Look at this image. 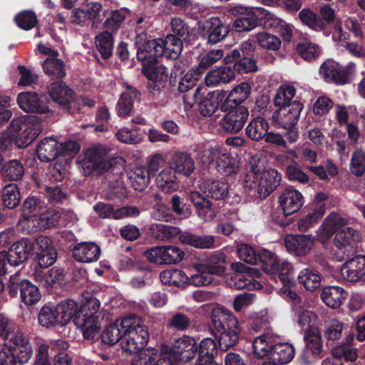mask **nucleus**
<instances>
[{"instance_id":"nucleus-1","label":"nucleus","mask_w":365,"mask_h":365,"mask_svg":"<svg viewBox=\"0 0 365 365\" xmlns=\"http://www.w3.org/2000/svg\"><path fill=\"white\" fill-rule=\"evenodd\" d=\"M42 120L36 115H22L12 120L9 126L11 136L0 137V153L11 144V138L16 140L19 147H26L42 130ZM3 160L0 155V161Z\"/></svg>"},{"instance_id":"nucleus-2","label":"nucleus","mask_w":365,"mask_h":365,"mask_svg":"<svg viewBox=\"0 0 365 365\" xmlns=\"http://www.w3.org/2000/svg\"><path fill=\"white\" fill-rule=\"evenodd\" d=\"M100 305L98 299L91 298L73 319L86 339H93L98 334L105 318L106 317V321L108 320L109 314L100 310Z\"/></svg>"},{"instance_id":"nucleus-3","label":"nucleus","mask_w":365,"mask_h":365,"mask_svg":"<svg viewBox=\"0 0 365 365\" xmlns=\"http://www.w3.org/2000/svg\"><path fill=\"white\" fill-rule=\"evenodd\" d=\"M212 322L218 332V344L221 351H226L238 343L241 329L237 317L231 312H222L213 317Z\"/></svg>"},{"instance_id":"nucleus-4","label":"nucleus","mask_w":365,"mask_h":365,"mask_svg":"<svg viewBox=\"0 0 365 365\" xmlns=\"http://www.w3.org/2000/svg\"><path fill=\"white\" fill-rule=\"evenodd\" d=\"M111 160L106 147L98 145L88 148L84 155L78 158L77 163L81 173L88 176L94 171L108 170L112 165Z\"/></svg>"},{"instance_id":"nucleus-5","label":"nucleus","mask_w":365,"mask_h":365,"mask_svg":"<svg viewBox=\"0 0 365 365\" xmlns=\"http://www.w3.org/2000/svg\"><path fill=\"white\" fill-rule=\"evenodd\" d=\"M197 350L195 339L185 335L176 339L172 347H163L161 353L163 359L169 362L168 365H174L178 361L186 363L191 361L195 357Z\"/></svg>"},{"instance_id":"nucleus-6","label":"nucleus","mask_w":365,"mask_h":365,"mask_svg":"<svg viewBox=\"0 0 365 365\" xmlns=\"http://www.w3.org/2000/svg\"><path fill=\"white\" fill-rule=\"evenodd\" d=\"M257 264L261 263L264 272L274 274L286 286L291 283L292 265L286 260L280 261L272 252L263 249L257 255Z\"/></svg>"},{"instance_id":"nucleus-7","label":"nucleus","mask_w":365,"mask_h":365,"mask_svg":"<svg viewBox=\"0 0 365 365\" xmlns=\"http://www.w3.org/2000/svg\"><path fill=\"white\" fill-rule=\"evenodd\" d=\"M145 257L156 264H173L182 261L185 252L174 245L153 247L144 252Z\"/></svg>"},{"instance_id":"nucleus-8","label":"nucleus","mask_w":365,"mask_h":365,"mask_svg":"<svg viewBox=\"0 0 365 365\" xmlns=\"http://www.w3.org/2000/svg\"><path fill=\"white\" fill-rule=\"evenodd\" d=\"M305 349L301 356V363L307 365L314 361L323 350V343L319 330L312 328L304 331Z\"/></svg>"},{"instance_id":"nucleus-9","label":"nucleus","mask_w":365,"mask_h":365,"mask_svg":"<svg viewBox=\"0 0 365 365\" xmlns=\"http://www.w3.org/2000/svg\"><path fill=\"white\" fill-rule=\"evenodd\" d=\"M135 46L137 58L140 61H146L163 55V50L158 38L148 40L147 34L145 32H140L136 36Z\"/></svg>"},{"instance_id":"nucleus-10","label":"nucleus","mask_w":365,"mask_h":365,"mask_svg":"<svg viewBox=\"0 0 365 365\" xmlns=\"http://www.w3.org/2000/svg\"><path fill=\"white\" fill-rule=\"evenodd\" d=\"M32 251L36 255L38 264L41 267L51 266L56 260L57 253L51 240L46 237L40 236L32 242Z\"/></svg>"},{"instance_id":"nucleus-11","label":"nucleus","mask_w":365,"mask_h":365,"mask_svg":"<svg viewBox=\"0 0 365 365\" xmlns=\"http://www.w3.org/2000/svg\"><path fill=\"white\" fill-rule=\"evenodd\" d=\"M355 230L346 227L336 232L334 242L337 247L336 255L340 261L345 260L351 257L356 252L353 237Z\"/></svg>"},{"instance_id":"nucleus-12","label":"nucleus","mask_w":365,"mask_h":365,"mask_svg":"<svg viewBox=\"0 0 365 365\" xmlns=\"http://www.w3.org/2000/svg\"><path fill=\"white\" fill-rule=\"evenodd\" d=\"M344 279L349 282L365 281V257L358 255L346 260L340 269Z\"/></svg>"},{"instance_id":"nucleus-13","label":"nucleus","mask_w":365,"mask_h":365,"mask_svg":"<svg viewBox=\"0 0 365 365\" xmlns=\"http://www.w3.org/2000/svg\"><path fill=\"white\" fill-rule=\"evenodd\" d=\"M93 210L101 217L113 220L136 217L140 215V210L135 206H125L115 210L112 205L103 202H97L93 206Z\"/></svg>"},{"instance_id":"nucleus-14","label":"nucleus","mask_w":365,"mask_h":365,"mask_svg":"<svg viewBox=\"0 0 365 365\" xmlns=\"http://www.w3.org/2000/svg\"><path fill=\"white\" fill-rule=\"evenodd\" d=\"M249 117L248 109L242 106H235L227 112L222 119V125L229 133L240 131Z\"/></svg>"},{"instance_id":"nucleus-15","label":"nucleus","mask_w":365,"mask_h":365,"mask_svg":"<svg viewBox=\"0 0 365 365\" xmlns=\"http://www.w3.org/2000/svg\"><path fill=\"white\" fill-rule=\"evenodd\" d=\"M278 201L285 216L297 212L304 204L302 193L291 186L280 193Z\"/></svg>"},{"instance_id":"nucleus-16","label":"nucleus","mask_w":365,"mask_h":365,"mask_svg":"<svg viewBox=\"0 0 365 365\" xmlns=\"http://www.w3.org/2000/svg\"><path fill=\"white\" fill-rule=\"evenodd\" d=\"M259 274L257 269H248L247 273H233L227 277L225 283L227 287L237 289H260L262 285L255 279Z\"/></svg>"},{"instance_id":"nucleus-17","label":"nucleus","mask_w":365,"mask_h":365,"mask_svg":"<svg viewBox=\"0 0 365 365\" xmlns=\"http://www.w3.org/2000/svg\"><path fill=\"white\" fill-rule=\"evenodd\" d=\"M319 75L329 83L344 85L348 83V72L332 59L324 61L319 68Z\"/></svg>"},{"instance_id":"nucleus-18","label":"nucleus","mask_w":365,"mask_h":365,"mask_svg":"<svg viewBox=\"0 0 365 365\" xmlns=\"http://www.w3.org/2000/svg\"><path fill=\"white\" fill-rule=\"evenodd\" d=\"M125 91L121 93L116 105L117 113L120 117H128L133 108L134 103L138 101L140 97V91L131 85L123 83Z\"/></svg>"},{"instance_id":"nucleus-19","label":"nucleus","mask_w":365,"mask_h":365,"mask_svg":"<svg viewBox=\"0 0 365 365\" xmlns=\"http://www.w3.org/2000/svg\"><path fill=\"white\" fill-rule=\"evenodd\" d=\"M242 16L237 18L233 23V28L237 32L250 31L259 25V21L262 11L259 7L241 8Z\"/></svg>"},{"instance_id":"nucleus-20","label":"nucleus","mask_w":365,"mask_h":365,"mask_svg":"<svg viewBox=\"0 0 365 365\" xmlns=\"http://www.w3.org/2000/svg\"><path fill=\"white\" fill-rule=\"evenodd\" d=\"M32 250V242L28 238H22L15 242L6 254L8 257V263L11 266H19L24 263L29 257Z\"/></svg>"},{"instance_id":"nucleus-21","label":"nucleus","mask_w":365,"mask_h":365,"mask_svg":"<svg viewBox=\"0 0 365 365\" xmlns=\"http://www.w3.org/2000/svg\"><path fill=\"white\" fill-rule=\"evenodd\" d=\"M17 103L20 108L25 112L46 113L49 111L46 103L36 93H20L17 96Z\"/></svg>"},{"instance_id":"nucleus-22","label":"nucleus","mask_w":365,"mask_h":365,"mask_svg":"<svg viewBox=\"0 0 365 365\" xmlns=\"http://www.w3.org/2000/svg\"><path fill=\"white\" fill-rule=\"evenodd\" d=\"M314 238L310 235H287L284 245L287 251L297 256H304L311 250Z\"/></svg>"},{"instance_id":"nucleus-23","label":"nucleus","mask_w":365,"mask_h":365,"mask_svg":"<svg viewBox=\"0 0 365 365\" xmlns=\"http://www.w3.org/2000/svg\"><path fill=\"white\" fill-rule=\"evenodd\" d=\"M350 224V220L336 212H331L319 227L318 236L322 240H327L341 227Z\"/></svg>"},{"instance_id":"nucleus-24","label":"nucleus","mask_w":365,"mask_h":365,"mask_svg":"<svg viewBox=\"0 0 365 365\" xmlns=\"http://www.w3.org/2000/svg\"><path fill=\"white\" fill-rule=\"evenodd\" d=\"M41 202L34 197H28L23 204V217L19 221V225L28 232L32 231L31 226H35L37 220V213L41 208Z\"/></svg>"},{"instance_id":"nucleus-25","label":"nucleus","mask_w":365,"mask_h":365,"mask_svg":"<svg viewBox=\"0 0 365 365\" xmlns=\"http://www.w3.org/2000/svg\"><path fill=\"white\" fill-rule=\"evenodd\" d=\"M353 337L346 339V342L336 346L331 351V357L329 359L331 365H344V361H354L357 359V349L351 342Z\"/></svg>"},{"instance_id":"nucleus-26","label":"nucleus","mask_w":365,"mask_h":365,"mask_svg":"<svg viewBox=\"0 0 365 365\" xmlns=\"http://www.w3.org/2000/svg\"><path fill=\"white\" fill-rule=\"evenodd\" d=\"M189 198L196 207L198 217L204 222L210 221L216 217L217 210L215 207L199 192H190Z\"/></svg>"},{"instance_id":"nucleus-27","label":"nucleus","mask_w":365,"mask_h":365,"mask_svg":"<svg viewBox=\"0 0 365 365\" xmlns=\"http://www.w3.org/2000/svg\"><path fill=\"white\" fill-rule=\"evenodd\" d=\"M170 168L175 173L189 177L195 168V161L186 152H175L170 158Z\"/></svg>"},{"instance_id":"nucleus-28","label":"nucleus","mask_w":365,"mask_h":365,"mask_svg":"<svg viewBox=\"0 0 365 365\" xmlns=\"http://www.w3.org/2000/svg\"><path fill=\"white\" fill-rule=\"evenodd\" d=\"M73 258L80 262L91 263L96 262L101 255V249L93 242H81L75 245L73 250Z\"/></svg>"},{"instance_id":"nucleus-29","label":"nucleus","mask_w":365,"mask_h":365,"mask_svg":"<svg viewBox=\"0 0 365 365\" xmlns=\"http://www.w3.org/2000/svg\"><path fill=\"white\" fill-rule=\"evenodd\" d=\"M204 35L210 44H215L222 41L228 34L227 28L217 17H212L203 24Z\"/></svg>"},{"instance_id":"nucleus-30","label":"nucleus","mask_w":365,"mask_h":365,"mask_svg":"<svg viewBox=\"0 0 365 365\" xmlns=\"http://www.w3.org/2000/svg\"><path fill=\"white\" fill-rule=\"evenodd\" d=\"M121 339V346L125 351L137 354L147 344L149 333L148 331H141L140 334L136 332L123 333Z\"/></svg>"},{"instance_id":"nucleus-31","label":"nucleus","mask_w":365,"mask_h":365,"mask_svg":"<svg viewBox=\"0 0 365 365\" xmlns=\"http://www.w3.org/2000/svg\"><path fill=\"white\" fill-rule=\"evenodd\" d=\"M48 91L53 101L63 108L70 109L73 98V91L65 83L58 81L51 84Z\"/></svg>"},{"instance_id":"nucleus-32","label":"nucleus","mask_w":365,"mask_h":365,"mask_svg":"<svg viewBox=\"0 0 365 365\" xmlns=\"http://www.w3.org/2000/svg\"><path fill=\"white\" fill-rule=\"evenodd\" d=\"M62 150V144L56 139L48 137L41 140L37 147V155L41 161L55 160Z\"/></svg>"},{"instance_id":"nucleus-33","label":"nucleus","mask_w":365,"mask_h":365,"mask_svg":"<svg viewBox=\"0 0 365 365\" xmlns=\"http://www.w3.org/2000/svg\"><path fill=\"white\" fill-rule=\"evenodd\" d=\"M180 229L175 226H170L162 223H152L148 227L150 237L158 241L170 242L178 236L180 237Z\"/></svg>"},{"instance_id":"nucleus-34","label":"nucleus","mask_w":365,"mask_h":365,"mask_svg":"<svg viewBox=\"0 0 365 365\" xmlns=\"http://www.w3.org/2000/svg\"><path fill=\"white\" fill-rule=\"evenodd\" d=\"M278 341V336L266 334L257 336L252 342L253 351L256 357L264 358L271 356L274 344Z\"/></svg>"},{"instance_id":"nucleus-35","label":"nucleus","mask_w":365,"mask_h":365,"mask_svg":"<svg viewBox=\"0 0 365 365\" xmlns=\"http://www.w3.org/2000/svg\"><path fill=\"white\" fill-rule=\"evenodd\" d=\"M216 169L221 175L231 176L236 175L240 169V160L222 148L220 157L217 158Z\"/></svg>"},{"instance_id":"nucleus-36","label":"nucleus","mask_w":365,"mask_h":365,"mask_svg":"<svg viewBox=\"0 0 365 365\" xmlns=\"http://www.w3.org/2000/svg\"><path fill=\"white\" fill-rule=\"evenodd\" d=\"M235 73L231 66H220L210 71L205 76V81L207 86L213 87L220 83H227L233 80Z\"/></svg>"},{"instance_id":"nucleus-37","label":"nucleus","mask_w":365,"mask_h":365,"mask_svg":"<svg viewBox=\"0 0 365 365\" xmlns=\"http://www.w3.org/2000/svg\"><path fill=\"white\" fill-rule=\"evenodd\" d=\"M200 189L207 197L215 200H222L228 194V185L225 182L212 178L204 180Z\"/></svg>"},{"instance_id":"nucleus-38","label":"nucleus","mask_w":365,"mask_h":365,"mask_svg":"<svg viewBox=\"0 0 365 365\" xmlns=\"http://www.w3.org/2000/svg\"><path fill=\"white\" fill-rule=\"evenodd\" d=\"M11 342L14 345V351L16 361L21 364L28 362L33 355V349L27 337L23 333L19 334L11 338Z\"/></svg>"},{"instance_id":"nucleus-39","label":"nucleus","mask_w":365,"mask_h":365,"mask_svg":"<svg viewBox=\"0 0 365 365\" xmlns=\"http://www.w3.org/2000/svg\"><path fill=\"white\" fill-rule=\"evenodd\" d=\"M195 272L188 277L187 284L196 287L207 286L216 284L214 275L205 267L202 262L195 263L192 266Z\"/></svg>"},{"instance_id":"nucleus-40","label":"nucleus","mask_w":365,"mask_h":365,"mask_svg":"<svg viewBox=\"0 0 365 365\" xmlns=\"http://www.w3.org/2000/svg\"><path fill=\"white\" fill-rule=\"evenodd\" d=\"M346 297V292L339 286H328L323 289L321 299L327 306L337 308L341 306Z\"/></svg>"},{"instance_id":"nucleus-41","label":"nucleus","mask_w":365,"mask_h":365,"mask_svg":"<svg viewBox=\"0 0 365 365\" xmlns=\"http://www.w3.org/2000/svg\"><path fill=\"white\" fill-rule=\"evenodd\" d=\"M175 173L170 168L162 170L155 178L157 187L165 193L176 191L178 189V182Z\"/></svg>"},{"instance_id":"nucleus-42","label":"nucleus","mask_w":365,"mask_h":365,"mask_svg":"<svg viewBox=\"0 0 365 365\" xmlns=\"http://www.w3.org/2000/svg\"><path fill=\"white\" fill-rule=\"evenodd\" d=\"M181 243L199 249H211L214 247L215 237L213 235H197L184 233L180 235Z\"/></svg>"},{"instance_id":"nucleus-43","label":"nucleus","mask_w":365,"mask_h":365,"mask_svg":"<svg viewBox=\"0 0 365 365\" xmlns=\"http://www.w3.org/2000/svg\"><path fill=\"white\" fill-rule=\"evenodd\" d=\"M295 355V349L289 343H280L279 340L275 343L272 351L271 359L276 364H287L289 363Z\"/></svg>"},{"instance_id":"nucleus-44","label":"nucleus","mask_w":365,"mask_h":365,"mask_svg":"<svg viewBox=\"0 0 365 365\" xmlns=\"http://www.w3.org/2000/svg\"><path fill=\"white\" fill-rule=\"evenodd\" d=\"M243 190L247 196V200L252 201L258 199H264L267 195L262 187L258 178H254L252 174H247L243 182Z\"/></svg>"},{"instance_id":"nucleus-45","label":"nucleus","mask_w":365,"mask_h":365,"mask_svg":"<svg viewBox=\"0 0 365 365\" xmlns=\"http://www.w3.org/2000/svg\"><path fill=\"white\" fill-rule=\"evenodd\" d=\"M143 73L153 82H165L168 76V68L161 63L150 60L144 65Z\"/></svg>"},{"instance_id":"nucleus-46","label":"nucleus","mask_w":365,"mask_h":365,"mask_svg":"<svg viewBox=\"0 0 365 365\" xmlns=\"http://www.w3.org/2000/svg\"><path fill=\"white\" fill-rule=\"evenodd\" d=\"M158 41L163 50V56L168 58H177L182 51L183 41L176 38L175 35H167L164 39L158 38Z\"/></svg>"},{"instance_id":"nucleus-47","label":"nucleus","mask_w":365,"mask_h":365,"mask_svg":"<svg viewBox=\"0 0 365 365\" xmlns=\"http://www.w3.org/2000/svg\"><path fill=\"white\" fill-rule=\"evenodd\" d=\"M269 129L268 122L261 118L257 117L251 120L247 128L246 135L252 140L259 141L264 139Z\"/></svg>"},{"instance_id":"nucleus-48","label":"nucleus","mask_w":365,"mask_h":365,"mask_svg":"<svg viewBox=\"0 0 365 365\" xmlns=\"http://www.w3.org/2000/svg\"><path fill=\"white\" fill-rule=\"evenodd\" d=\"M55 307L61 326L66 324L71 319H74L79 313V311L78 312V304L73 299L61 301Z\"/></svg>"},{"instance_id":"nucleus-49","label":"nucleus","mask_w":365,"mask_h":365,"mask_svg":"<svg viewBox=\"0 0 365 365\" xmlns=\"http://www.w3.org/2000/svg\"><path fill=\"white\" fill-rule=\"evenodd\" d=\"M149 170L145 167H136L128 173V179L132 187L137 191L144 190L150 182Z\"/></svg>"},{"instance_id":"nucleus-50","label":"nucleus","mask_w":365,"mask_h":365,"mask_svg":"<svg viewBox=\"0 0 365 365\" xmlns=\"http://www.w3.org/2000/svg\"><path fill=\"white\" fill-rule=\"evenodd\" d=\"M19 289L21 301L26 305H33L41 299V293L37 286L27 279L20 282Z\"/></svg>"},{"instance_id":"nucleus-51","label":"nucleus","mask_w":365,"mask_h":365,"mask_svg":"<svg viewBox=\"0 0 365 365\" xmlns=\"http://www.w3.org/2000/svg\"><path fill=\"white\" fill-rule=\"evenodd\" d=\"M226 255L223 252H216L202 261V264L215 276H222L225 274Z\"/></svg>"},{"instance_id":"nucleus-52","label":"nucleus","mask_w":365,"mask_h":365,"mask_svg":"<svg viewBox=\"0 0 365 365\" xmlns=\"http://www.w3.org/2000/svg\"><path fill=\"white\" fill-rule=\"evenodd\" d=\"M95 43L97 49L104 59L109 58L113 51L114 39L112 32L104 31L96 35Z\"/></svg>"},{"instance_id":"nucleus-53","label":"nucleus","mask_w":365,"mask_h":365,"mask_svg":"<svg viewBox=\"0 0 365 365\" xmlns=\"http://www.w3.org/2000/svg\"><path fill=\"white\" fill-rule=\"evenodd\" d=\"M160 279L164 284L176 287H184L188 282V276L178 269H170L161 272Z\"/></svg>"},{"instance_id":"nucleus-54","label":"nucleus","mask_w":365,"mask_h":365,"mask_svg":"<svg viewBox=\"0 0 365 365\" xmlns=\"http://www.w3.org/2000/svg\"><path fill=\"white\" fill-rule=\"evenodd\" d=\"M68 348V343L61 339L51 343L50 355L54 356L53 365H71V359L65 351Z\"/></svg>"},{"instance_id":"nucleus-55","label":"nucleus","mask_w":365,"mask_h":365,"mask_svg":"<svg viewBox=\"0 0 365 365\" xmlns=\"http://www.w3.org/2000/svg\"><path fill=\"white\" fill-rule=\"evenodd\" d=\"M283 108V117L279 123L284 128H290L297 124L303 108V105L298 101H293L292 105Z\"/></svg>"},{"instance_id":"nucleus-56","label":"nucleus","mask_w":365,"mask_h":365,"mask_svg":"<svg viewBox=\"0 0 365 365\" xmlns=\"http://www.w3.org/2000/svg\"><path fill=\"white\" fill-rule=\"evenodd\" d=\"M267 197L280 185L281 174L275 169L264 170L259 178Z\"/></svg>"},{"instance_id":"nucleus-57","label":"nucleus","mask_w":365,"mask_h":365,"mask_svg":"<svg viewBox=\"0 0 365 365\" xmlns=\"http://www.w3.org/2000/svg\"><path fill=\"white\" fill-rule=\"evenodd\" d=\"M120 327L124 334L136 332L140 334L141 331H148L143 324L142 318L135 314H130L120 319Z\"/></svg>"},{"instance_id":"nucleus-58","label":"nucleus","mask_w":365,"mask_h":365,"mask_svg":"<svg viewBox=\"0 0 365 365\" xmlns=\"http://www.w3.org/2000/svg\"><path fill=\"white\" fill-rule=\"evenodd\" d=\"M197 351L199 356L197 363L214 361V358L217 355V345L215 340L211 338L203 339L198 346Z\"/></svg>"},{"instance_id":"nucleus-59","label":"nucleus","mask_w":365,"mask_h":365,"mask_svg":"<svg viewBox=\"0 0 365 365\" xmlns=\"http://www.w3.org/2000/svg\"><path fill=\"white\" fill-rule=\"evenodd\" d=\"M251 90V86L248 83H240L230 92L225 103H233L235 106H238L249 97Z\"/></svg>"},{"instance_id":"nucleus-60","label":"nucleus","mask_w":365,"mask_h":365,"mask_svg":"<svg viewBox=\"0 0 365 365\" xmlns=\"http://www.w3.org/2000/svg\"><path fill=\"white\" fill-rule=\"evenodd\" d=\"M298 16L300 21L312 30L321 31L326 27L324 21L309 9H303Z\"/></svg>"},{"instance_id":"nucleus-61","label":"nucleus","mask_w":365,"mask_h":365,"mask_svg":"<svg viewBox=\"0 0 365 365\" xmlns=\"http://www.w3.org/2000/svg\"><path fill=\"white\" fill-rule=\"evenodd\" d=\"M168 361L163 359L160 352L150 353L148 351L141 352L140 354L135 356L131 361V365H168Z\"/></svg>"},{"instance_id":"nucleus-62","label":"nucleus","mask_w":365,"mask_h":365,"mask_svg":"<svg viewBox=\"0 0 365 365\" xmlns=\"http://www.w3.org/2000/svg\"><path fill=\"white\" fill-rule=\"evenodd\" d=\"M295 95L296 89L293 86L289 84L280 86L274 96V106L282 108L292 105L291 101Z\"/></svg>"},{"instance_id":"nucleus-63","label":"nucleus","mask_w":365,"mask_h":365,"mask_svg":"<svg viewBox=\"0 0 365 365\" xmlns=\"http://www.w3.org/2000/svg\"><path fill=\"white\" fill-rule=\"evenodd\" d=\"M298 280L306 289L309 291H313L319 287L321 284V277L319 273L308 268L300 272L298 275Z\"/></svg>"},{"instance_id":"nucleus-64","label":"nucleus","mask_w":365,"mask_h":365,"mask_svg":"<svg viewBox=\"0 0 365 365\" xmlns=\"http://www.w3.org/2000/svg\"><path fill=\"white\" fill-rule=\"evenodd\" d=\"M349 170L356 177H361L365 173V150L356 149L351 154Z\"/></svg>"}]
</instances>
